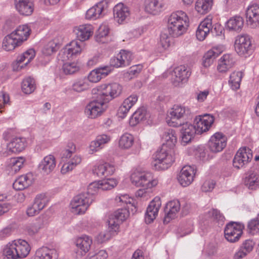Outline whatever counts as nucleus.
<instances>
[{
    "label": "nucleus",
    "mask_w": 259,
    "mask_h": 259,
    "mask_svg": "<svg viewBox=\"0 0 259 259\" xmlns=\"http://www.w3.org/2000/svg\"><path fill=\"white\" fill-rule=\"evenodd\" d=\"M189 18L182 11L172 13L168 17L167 30L172 37H177L183 35L189 26Z\"/></svg>",
    "instance_id": "obj_2"
},
{
    "label": "nucleus",
    "mask_w": 259,
    "mask_h": 259,
    "mask_svg": "<svg viewBox=\"0 0 259 259\" xmlns=\"http://www.w3.org/2000/svg\"><path fill=\"white\" fill-rule=\"evenodd\" d=\"M89 87V82L85 78L76 79L72 84V90L78 93L86 91Z\"/></svg>",
    "instance_id": "obj_48"
},
{
    "label": "nucleus",
    "mask_w": 259,
    "mask_h": 259,
    "mask_svg": "<svg viewBox=\"0 0 259 259\" xmlns=\"http://www.w3.org/2000/svg\"><path fill=\"white\" fill-rule=\"evenodd\" d=\"M135 138L133 135L126 133L121 135L118 141V146L122 149H129L134 145Z\"/></svg>",
    "instance_id": "obj_40"
},
{
    "label": "nucleus",
    "mask_w": 259,
    "mask_h": 259,
    "mask_svg": "<svg viewBox=\"0 0 259 259\" xmlns=\"http://www.w3.org/2000/svg\"><path fill=\"white\" fill-rule=\"evenodd\" d=\"M246 18L247 24L251 28L259 27V4L253 3L248 7Z\"/></svg>",
    "instance_id": "obj_20"
},
{
    "label": "nucleus",
    "mask_w": 259,
    "mask_h": 259,
    "mask_svg": "<svg viewBox=\"0 0 259 259\" xmlns=\"http://www.w3.org/2000/svg\"><path fill=\"white\" fill-rule=\"evenodd\" d=\"M113 15L115 20L118 24H122L130 17V9L123 4L119 3L115 5L113 8Z\"/></svg>",
    "instance_id": "obj_23"
},
{
    "label": "nucleus",
    "mask_w": 259,
    "mask_h": 259,
    "mask_svg": "<svg viewBox=\"0 0 259 259\" xmlns=\"http://www.w3.org/2000/svg\"><path fill=\"white\" fill-rule=\"evenodd\" d=\"M126 209H119L109 216L107 223L108 229L112 235H116L119 232L120 225L129 217Z\"/></svg>",
    "instance_id": "obj_8"
},
{
    "label": "nucleus",
    "mask_w": 259,
    "mask_h": 259,
    "mask_svg": "<svg viewBox=\"0 0 259 259\" xmlns=\"http://www.w3.org/2000/svg\"><path fill=\"white\" fill-rule=\"evenodd\" d=\"M174 160L172 155L162 148L156 152L152 165L156 170H165L172 165Z\"/></svg>",
    "instance_id": "obj_9"
},
{
    "label": "nucleus",
    "mask_w": 259,
    "mask_h": 259,
    "mask_svg": "<svg viewBox=\"0 0 259 259\" xmlns=\"http://www.w3.org/2000/svg\"><path fill=\"white\" fill-rule=\"evenodd\" d=\"M131 180L135 186L143 188L136 193V196L139 197L145 196L147 190L155 187L158 183V180L154 177L152 173L137 170L132 174Z\"/></svg>",
    "instance_id": "obj_3"
},
{
    "label": "nucleus",
    "mask_w": 259,
    "mask_h": 259,
    "mask_svg": "<svg viewBox=\"0 0 259 259\" xmlns=\"http://www.w3.org/2000/svg\"><path fill=\"white\" fill-rule=\"evenodd\" d=\"M100 190L99 181L94 182L88 186L87 192L83 193V194H88L94 199V195Z\"/></svg>",
    "instance_id": "obj_54"
},
{
    "label": "nucleus",
    "mask_w": 259,
    "mask_h": 259,
    "mask_svg": "<svg viewBox=\"0 0 259 259\" xmlns=\"http://www.w3.org/2000/svg\"><path fill=\"white\" fill-rule=\"evenodd\" d=\"M242 77V73L240 71H234L230 74L229 83L233 90H237L240 88Z\"/></svg>",
    "instance_id": "obj_47"
},
{
    "label": "nucleus",
    "mask_w": 259,
    "mask_h": 259,
    "mask_svg": "<svg viewBox=\"0 0 259 259\" xmlns=\"http://www.w3.org/2000/svg\"><path fill=\"white\" fill-rule=\"evenodd\" d=\"M235 62V59L233 55L224 54L218 61L217 70L220 73H225L234 66Z\"/></svg>",
    "instance_id": "obj_24"
},
{
    "label": "nucleus",
    "mask_w": 259,
    "mask_h": 259,
    "mask_svg": "<svg viewBox=\"0 0 259 259\" xmlns=\"http://www.w3.org/2000/svg\"><path fill=\"white\" fill-rule=\"evenodd\" d=\"M11 33L5 37L3 41L2 47L6 51L13 50L16 47L20 46Z\"/></svg>",
    "instance_id": "obj_43"
},
{
    "label": "nucleus",
    "mask_w": 259,
    "mask_h": 259,
    "mask_svg": "<svg viewBox=\"0 0 259 259\" xmlns=\"http://www.w3.org/2000/svg\"><path fill=\"white\" fill-rule=\"evenodd\" d=\"M93 27L89 24L80 25L74 28L77 38L81 41L88 40L93 33Z\"/></svg>",
    "instance_id": "obj_29"
},
{
    "label": "nucleus",
    "mask_w": 259,
    "mask_h": 259,
    "mask_svg": "<svg viewBox=\"0 0 259 259\" xmlns=\"http://www.w3.org/2000/svg\"><path fill=\"white\" fill-rule=\"evenodd\" d=\"M213 53V52L209 50L204 55L203 65L205 67L210 66L213 63L214 59L217 57Z\"/></svg>",
    "instance_id": "obj_53"
},
{
    "label": "nucleus",
    "mask_w": 259,
    "mask_h": 259,
    "mask_svg": "<svg viewBox=\"0 0 259 259\" xmlns=\"http://www.w3.org/2000/svg\"><path fill=\"white\" fill-rule=\"evenodd\" d=\"M88 80L92 82H97L102 78L97 68L92 70L88 75Z\"/></svg>",
    "instance_id": "obj_58"
},
{
    "label": "nucleus",
    "mask_w": 259,
    "mask_h": 259,
    "mask_svg": "<svg viewBox=\"0 0 259 259\" xmlns=\"http://www.w3.org/2000/svg\"><path fill=\"white\" fill-rule=\"evenodd\" d=\"M56 161L54 155L50 154L45 156L40 162L38 167L45 174H50L55 168Z\"/></svg>",
    "instance_id": "obj_33"
},
{
    "label": "nucleus",
    "mask_w": 259,
    "mask_h": 259,
    "mask_svg": "<svg viewBox=\"0 0 259 259\" xmlns=\"http://www.w3.org/2000/svg\"><path fill=\"white\" fill-rule=\"evenodd\" d=\"M244 185L250 190H256L259 188V178L256 173L251 172L244 179Z\"/></svg>",
    "instance_id": "obj_45"
},
{
    "label": "nucleus",
    "mask_w": 259,
    "mask_h": 259,
    "mask_svg": "<svg viewBox=\"0 0 259 259\" xmlns=\"http://www.w3.org/2000/svg\"><path fill=\"white\" fill-rule=\"evenodd\" d=\"M193 229L192 225L189 223L187 226L183 225L181 227L178 228L177 233L180 237H183L187 234H190Z\"/></svg>",
    "instance_id": "obj_57"
},
{
    "label": "nucleus",
    "mask_w": 259,
    "mask_h": 259,
    "mask_svg": "<svg viewBox=\"0 0 259 259\" xmlns=\"http://www.w3.org/2000/svg\"><path fill=\"white\" fill-rule=\"evenodd\" d=\"M227 138L222 133H216L210 138L208 142V147L213 153L222 151L226 146Z\"/></svg>",
    "instance_id": "obj_18"
},
{
    "label": "nucleus",
    "mask_w": 259,
    "mask_h": 259,
    "mask_svg": "<svg viewBox=\"0 0 259 259\" xmlns=\"http://www.w3.org/2000/svg\"><path fill=\"white\" fill-rule=\"evenodd\" d=\"M215 185V182L212 180L205 181L201 186V190L204 192L211 191Z\"/></svg>",
    "instance_id": "obj_61"
},
{
    "label": "nucleus",
    "mask_w": 259,
    "mask_h": 259,
    "mask_svg": "<svg viewBox=\"0 0 259 259\" xmlns=\"http://www.w3.org/2000/svg\"><path fill=\"white\" fill-rule=\"evenodd\" d=\"M101 190H108L114 188L117 185V181L115 179H107L99 181Z\"/></svg>",
    "instance_id": "obj_50"
},
{
    "label": "nucleus",
    "mask_w": 259,
    "mask_h": 259,
    "mask_svg": "<svg viewBox=\"0 0 259 259\" xmlns=\"http://www.w3.org/2000/svg\"><path fill=\"white\" fill-rule=\"evenodd\" d=\"M182 143L184 145L190 142L193 138L195 134H197L194 126L188 122L182 125L181 129Z\"/></svg>",
    "instance_id": "obj_34"
},
{
    "label": "nucleus",
    "mask_w": 259,
    "mask_h": 259,
    "mask_svg": "<svg viewBox=\"0 0 259 259\" xmlns=\"http://www.w3.org/2000/svg\"><path fill=\"white\" fill-rule=\"evenodd\" d=\"M30 31L31 29L27 25H22L18 27L11 34L14 35L13 36L17 39L16 40L21 45L28 39Z\"/></svg>",
    "instance_id": "obj_37"
},
{
    "label": "nucleus",
    "mask_w": 259,
    "mask_h": 259,
    "mask_svg": "<svg viewBox=\"0 0 259 259\" xmlns=\"http://www.w3.org/2000/svg\"><path fill=\"white\" fill-rule=\"evenodd\" d=\"M55 44L53 41L49 42L43 48L42 53L46 56H50L56 51Z\"/></svg>",
    "instance_id": "obj_59"
},
{
    "label": "nucleus",
    "mask_w": 259,
    "mask_h": 259,
    "mask_svg": "<svg viewBox=\"0 0 259 259\" xmlns=\"http://www.w3.org/2000/svg\"><path fill=\"white\" fill-rule=\"evenodd\" d=\"M244 25V20L240 16H235L231 18L227 22L226 27L230 31L239 32Z\"/></svg>",
    "instance_id": "obj_39"
},
{
    "label": "nucleus",
    "mask_w": 259,
    "mask_h": 259,
    "mask_svg": "<svg viewBox=\"0 0 259 259\" xmlns=\"http://www.w3.org/2000/svg\"><path fill=\"white\" fill-rule=\"evenodd\" d=\"M23 54L26 60V62L24 63V66H26L34 58L35 56V52L34 49H30L27 50Z\"/></svg>",
    "instance_id": "obj_64"
},
{
    "label": "nucleus",
    "mask_w": 259,
    "mask_h": 259,
    "mask_svg": "<svg viewBox=\"0 0 259 259\" xmlns=\"http://www.w3.org/2000/svg\"><path fill=\"white\" fill-rule=\"evenodd\" d=\"M111 140L109 136L102 134L98 136L95 140L92 141L89 145V153L94 154L101 150L103 146L108 143Z\"/></svg>",
    "instance_id": "obj_28"
},
{
    "label": "nucleus",
    "mask_w": 259,
    "mask_h": 259,
    "mask_svg": "<svg viewBox=\"0 0 259 259\" xmlns=\"http://www.w3.org/2000/svg\"><path fill=\"white\" fill-rule=\"evenodd\" d=\"M109 32V28L108 25L103 24L100 25L98 29L97 36L102 38L106 36Z\"/></svg>",
    "instance_id": "obj_63"
},
{
    "label": "nucleus",
    "mask_w": 259,
    "mask_h": 259,
    "mask_svg": "<svg viewBox=\"0 0 259 259\" xmlns=\"http://www.w3.org/2000/svg\"><path fill=\"white\" fill-rule=\"evenodd\" d=\"M164 4L161 0H147L145 2V11L153 15L159 14L163 10Z\"/></svg>",
    "instance_id": "obj_32"
},
{
    "label": "nucleus",
    "mask_w": 259,
    "mask_h": 259,
    "mask_svg": "<svg viewBox=\"0 0 259 259\" xmlns=\"http://www.w3.org/2000/svg\"><path fill=\"white\" fill-rule=\"evenodd\" d=\"M252 158V151L246 147L240 148L236 153L233 161L234 167L240 169L244 167Z\"/></svg>",
    "instance_id": "obj_12"
},
{
    "label": "nucleus",
    "mask_w": 259,
    "mask_h": 259,
    "mask_svg": "<svg viewBox=\"0 0 259 259\" xmlns=\"http://www.w3.org/2000/svg\"><path fill=\"white\" fill-rule=\"evenodd\" d=\"M108 8V2L105 0L102 1L87 11L86 18L88 19L93 20L101 18L105 15Z\"/></svg>",
    "instance_id": "obj_17"
},
{
    "label": "nucleus",
    "mask_w": 259,
    "mask_h": 259,
    "mask_svg": "<svg viewBox=\"0 0 259 259\" xmlns=\"http://www.w3.org/2000/svg\"><path fill=\"white\" fill-rule=\"evenodd\" d=\"M30 249V246L27 241L19 239L8 244L4 250V253L8 259L24 258L28 255Z\"/></svg>",
    "instance_id": "obj_4"
},
{
    "label": "nucleus",
    "mask_w": 259,
    "mask_h": 259,
    "mask_svg": "<svg viewBox=\"0 0 259 259\" xmlns=\"http://www.w3.org/2000/svg\"><path fill=\"white\" fill-rule=\"evenodd\" d=\"M93 201V198L88 194H78L70 202L71 211L77 215L84 214Z\"/></svg>",
    "instance_id": "obj_7"
},
{
    "label": "nucleus",
    "mask_w": 259,
    "mask_h": 259,
    "mask_svg": "<svg viewBox=\"0 0 259 259\" xmlns=\"http://www.w3.org/2000/svg\"><path fill=\"white\" fill-rule=\"evenodd\" d=\"M213 0H197L195 9L200 14H205L211 9Z\"/></svg>",
    "instance_id": "obj_42"
},
{
    "label": "nucleus",
    "mask_w": 259,
    "mask_h": 259,
    "mask_svg": "<svg viewBox=\"0 0 259 259\" xmlns=\"http://www.w3.org/2000/svg\"><path fill=\"white\" fill-rule=\"evenodd\" d=\"M82 43L76 40H72L59 53V57L63 61L73 59L79 55L82 49Z\"/></svg>",
    "instance_id": "obj_11"
},
{
    "label": "nucleus",
    "mask_w": 259,
    "mask_h": 259,
    "mask_svg": "<svg viewBox=\"0 0 259 259\" xmlns=\"http://www.w3.org/2000/svg\"><path fill=\"white\" fill-rule=\"evenodd\" d=\"M138 97L136 94H133L126 98L122 102L118 110L119 117L124 118L129 112L131 108L138 101Z\"/></svg>",
    "instance_id": "obj_27"
},
{
    "label": "nucleus",
    "mask_w": 259,
    "mask_h": 259,
    "mask_svg": "<svg viewBox=\"0 0 259 259\" xmlns=\"http://www.w3.org/2000/svg\"><path fill=\"white\" fill-rule=\"evenodd\" d=\"M207 214L213 222L218 223V225H223L225 222L224 216L217 209H211L208 211Z\"/></svg>",
    "instance_id": "obj_49"
},
{
    "label": "nucleus",
    "mask_w": 259,
    "mask_h": 259,
    "mask_svg": "<svg viewBox=\"0 0 259 259\" xmlns=\"http://www.w3.org/2000/svg\"><path fill=\"white\" fill-rule=\"evenodd\" d=\"M9 96L6 93L1 92L0 93V112L2 113V110L5 105L9 104Z\"/></svg>",
    "instance_id": "obj_62"
},
{
    "label": "nucleus",
    "mask_w": 259,
    "mask_h": 259,
    "mask_svg": "<svg viewBox=\"0 0 259 259\" xmlns=\"http://www.w3.org/2000/svg\"><path fill=\"white\" fill-rule=\"evenodd\" d=\"M243 225L236 222H231L227 225L224 230L226 239L230 242L238 241L243 233Z\"/></svg>",
    "instance_id": "obj_13"
},
{
    "label": "nucleus",
    "mask_w": 259,
    "mask_h": 259,
    "mask_svg": "<svg viewBox=\"0 0 259 259\" xmlns=\"http://www.w3.org/2000/svg\"><path fill=\"white\" fill-rule=\"evenodd\" d=\"M163 138L165 141L166 144L170 147L174 146L177 142V138L176 133L172 130H168L167 132H165Z\"/></svg>",
    "instance_id": "obj_52"
},
{
    "label": "nucleus",
    "mask_w": 259,
    "mask_h": 259,
    "mask_svg": "<svg viewBox=\"0 0 259 259\" xmlns=\"http://www.w3.org/2000/svg\"><path fill=\"white\" fill-rule=\"evenodd\" d=\"M196 169L194 166L185 165L180 171L177 179L183 187L189 186L194 181Z\"/></svg>",
    "instance_id": "obj_16"
},
{
    "label": "nucleus",
    "mask_w": 259,
    "mask_h": 259,
    "mask_svg": "<svg viewBox=\"0 0 259 259\" xmlns=\"http://www.w3.org/2000/svg\"><path fill=\"white\" fill-rule=\"evenodd\" d=\"M191 75L189 68L184 65H181L174 70L172 74V82L174 85L178 86L180 83L186 82Z\"/></svg>",
    "instance_id": "obj_21"
},
{
    "label": "nucleus",
    "mask_w": 259,
    "mask_h": 259,
    "mask_svg": "<svg viewBox=\"0 0 259 259\" xmlns=\"http://www.w3.org/2000/svg\"><path fill=\"white\" fill-rule=\"evenodd\" d=\"M48 200L46 195L40 194L35 197L33 202L27 208L26 214L29 217H33L40 213L47 206Z\"/></svg>",
    "instance_id": "obj_15"
},
{
    "label": "nucleus",
    "mask_w": 259,
    "mask_h": 259,
    "mask_svg": "<svg viewBox=\"0 0 259 259\" xmlns=\"http://www.w3.org/2000/svg\"><path fill=\"white\" fill-rule=\"evenodd\" d=\"M62 70L65 74H72L79 70V67L75 62H66L63 65Z\"/></svg>",
    "instance_id": "obj_51"
},
{
    "label": "nucleus",
    "mask_w": 259,
    "mask_h": 259,
    "mask_svg": "<svg viewBox=\"0 0 259 259\" xmlns=\"http://www.w3.org/2000/svg\"><path fill=\"white\" fill-rule=\"evenodd\" d=\"M119 58L123 63L124 66H128L132 60V54L131 52L122 50L118 54Z\"/></svg>",
    "instance_id": "obj_55"
},
{
    "label": "nucleus",
    "mask_w": 259,
    "mask_h": 259,
    "mask_svg": "<svg viewBox=\"0 0 259 259\" xmlns=\"http://www.w3.org/2000/svg\"><path fill=\"white\" fill-rule=\"evenodd\" d=\"M214 117L210 114H204L196 116L194 119V126L197 134L206 132L214 122Z\"/></svg>",
    "instance_id": "obj_14"
},
{
    "label": "nucleus",
    "mask_w": 259,
    "mask_h": 259,
    "mask_svg": "<svg viewBox=\"0 0 259 259\" xmlns=\"http://www.w3.org/2000/svg\"><path fill=\"white\" fill-rule=\"evenodd\" d=\"M114 166L108 163L96 164L94 166L92 171L98 177H107L112 175L115 171Z\"/></svg>",
    "instance_id": "obj_31"
},
{
    "label": "nucleus",
    "mask_w": 259,
    "mask_h": 259,
    "mask_svg": "<svg viewBox=\"0 0 259 259\" xmlns=\"http://www.w3.org/2000/svg\"><path fill=\"white\" fill-rule=\"evenodd\" d=\"M234 48L237 54L246 58L253 52V48L250 37L247 34L238 35L235 40Z\"/></svg>",
    "instance_id": "obj_6"
},
{
    "label": "nucleus",
    "mask_w": 259,
    "mask_h": 259,
    "mask_svg": "<svg viewBox=\"0 0 259 259\" xmlns=\"http://www.w3.org/2000/svg\"><path fill=\"white\" fill-rule=\"evenodd\" d=\"M122 87L117 83L103 84L92 91L94 100L87 104L84 113L88 118L101 116L106 108V103L120 95Z\"/></svg>",
    "instance_id": "obj_1"
},
{
    "label": "nucleus",
    "mask_w": 259,
    "mask_h": 259,
    "mask_svg": "<svg viewBox=\"0 0 259 259\" xmlns=\"http://www.w3.org/2000/svg\"><path fill=\"white\" fill-rule=\"evenodd\" d=\"M191 115L188 107L181 105H174L167 113L166 122L170 126H178L181 125V119H187Z\"/></svg>",
    "instance_id": "obj_5"
},
{
    "label": "nucleus",
    "mask_w": 259,
    "mask_h": 259,
    "mask_svg": "<svg viewBox=\"0 0 259 259\" xmlns=\"http://www.w3.org/2000/svg\"><path fill=\"white\" fill-rule=\"evenodd\" d=\"M161 205L160 198L155 197L149 204L145 213V220L147 224L153 222L158 215L159 210Z\"/></svg>",
    "instance_id": "obj_19"
},
{
    "label": "nucleus",
    "mask_w": 259,
    "mask_h": 259,
    "mask_svg": "<svg viewBox=\"0 0 259 259\" xmlns=\"http://www.w3.org/2000/svg\"><path fill=\"white\" fill-rule=\"evenodd\" d=\"M146 110L142 107L138 109L132 115L129 120L131 126H134L146 118Z\"/></svg>",
    "instance_id": "obj_41"
},
{
    "label": "nucleus",
    "mask_w": 259,
    "mask_h": 259,
    "mask_svg": "<svg viewBox=\"0 0 259 259\" xmlns=\"http://www.w3.org/2000/svg\"><path fill=\"white\" fill-rule=\"evenodd\" d=\"M180 203L177 200L168 202L165 206L166 215L163 219L164 224L168 223L176 217L180 210Z\"/></svg>",
    "instance_id": "obj_25"
},
{
    "label": "nucleus",
    "mask_w": 259,
    "mask_h": 259,
    "mask_svg": "<svg viewBox=\"0 0 259 259\" xmlns=\"http://www.w3.org/2000/svg\"><path fill=\"white\" fill-rule=\"evenodd\" d=\"M27 146V140L23 137H14L11 139L7 145L8 154L18 153L25 149Z\"/></svg>",
    "instance_id": "obj_22"
},
{
    "label": "nucleus",
    "mask_w": 259,
    "mask_h": 259,
    "mask_svg": "<svg viewBox=\"0 0 259 259\" xmlns=\"http://www.w3.org/2000/svg\"><path fill=\"white\" fill-rule=\"evenodd\" d=\"M15 6L18 12L23 15H30L34 10L32 0H15Z\"/></svg>",
    "instance_id": "obj_30"
},
{
    "label": "nucleus",
    "mask_w": 259,
    "mask_h": 259,
    "mask_svg": "<svg viewBox=\"0 0 259 259\" xmlns=\"http://www.w3.org/2000/svg\"><path fill=\"white\" fill-rule=\"evenodd\" d=\"M212 28L211 19L209 18H205L199 24L197 27L196 31L197 38L200 41L204 40Z\"/></svg>",
    "instance_id": "obj_26"
},
{
    "label": "nucleus",
    "mask_w": 259,
    "mask_h": 259,
    "mask_svg": "<svg viewBox=\"0 0 259 259\" xmlns=\"http://www.w3.org/2000/svg\"><path fill=\"white\" fill-rule=\"evenodd\" d=\"M115 199L117 201H119L122 203L132 204V206H135L134 199L129 197L127 194L117 196L116 197Z\"/></svg>",
    "instance_id": "obj_60"
},
{
    "label": "nucleus",
    "mask_w": 259,
    "mask_h": 259,
    "mask_svg": "<svg viewBox=\"0 0 259 259\" xmlns=\"http://www.w3.org/2000/svg\"><path fill=\"white\" fill-rule=\"evenodd\" d=\"M171 38L168 36L166 34L164 33L161 34L160 40V45L162 47V50L161 51V52H162L167 49L171 45Z\"/></svg>",
    "instance_id": "obj_56"
},
{
    "label": "nucleus",
    "mask_w": 259,
    "mask_h": 259,
    "mask_svg": "<svg viewBox=\"0 0 259 259\" xmlns=\"http://www.w3.org/2000/svg\"><path fill=\"white\" fill-rule=\"evenodd\" d=\"M73 242L76 247L73 251L75 256L79 258L84 255L90 250L92 239L88 235H82L75 238Z\"/></svg>",
    "instance_id": "obj_10"
},
{
    "label": "nucleus",
    "mask_w": 259,
    "mask_h": 259,
    "mask_svg": "<svg viewBox=\"0 0 259 259\" xmlns=\"http://www.w3.org/2000/svg\"><path fill=\"white\" fill-rule=\"evenodd\" d=\"M58 256V254L55 249L42 247L36 250L34 259H57Z\"/></svg>",
    "instance_id": "obj_36"
},
{
    "label": "nucleus",
    "mask_w": 259,
    "mask_h": 259,
    "mask_svg": "<svg viewBox=\"0 0 259 259\" xmlns=\"http://www.w3.org/2000/svg\"><path fill=\"white\" fill-rule=\"evenodd\" d=\"M22 91L26 94H30L33 93L36 89L35 80L31 77L25 78L21 84Z\"/></svg>",
    "instance_id": "obj_46"
},
{
    "label": "nucleus",
    "mask_w": 259,
    "mask_h": 259,
    "mask_svg": "<svg viewBox=\"0 0 259 259\" xmlns=\"http://www.w3.org/2000/svg\"><path fill=\"white\" fill-rule=\"evenodd\" d=\"M33 175L28 173L20 176L13 183V187L17 190H22L28 187L32 184Z\"/></svg>",
    "instance_id": "obj_35"
},
{
    "label": "nucleus",
    "mask_w": 259,
    "mask_h": 259,
    "mask_svg": "<svg viewBox=\"0 0 259 259\" xmlns=\"http://www.w3.org/2000/svg\"><path fill=\"white\" fill-rule=\"evenodd\" d=\"M44 216L41 215L38 217L34 222L30 224L27 228V231L30 235H34L37 233L44 227L45 221Z\"/></svg>",
    "instance_id": "obj_44"
},
{
    "label": "nucleus",
    "mask_w": 259,
    "mask_h": 259,
    "mask_svg": "<svg viewBox=\"0 0 259 259\" xmlns=\"http://www.w3.org/2000/svg\"><path fill=\"white\" fill-rule=\"evenodd\" d=\"M25 161L23 157L12 158L7 162V169L12 175L15 174L23 167Z\"/></svg>",
    "instance_id": "obj_38"
}]
</instances>
